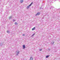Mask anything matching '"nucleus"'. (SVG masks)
<instances>
[{
	"instance_id": "nucleus-1",
	"label": "nucleus",
	"mask_w": 60,
	"mask_h": 60,
	"mask_svg": "<svg viewBox=\"0 0 60 60\" xmlns=\"http://www.w3.org/2000/svg\"><path fill=\"white\" fill-rule=\"evenodd\" d=\"M33 4V2H32L26 8L27 9H29V8H30V6H31V5H32V4Z\"/></svg>"
},
{
	"instance_id": "nucleus-2",
	"label": "nucleus",
	"mask_w": 60,
	"mask_h": 60,
	"mask_svg": "<svg viewBox=\"0 0 60 60\" xmlns=\"http://www.w3.org/2000/svg\"><path fill=\"white\" fill-rule=\"evenodd\" d=\"M40 14V13L38 12L35 15L36 16H37V15H39Z\"/></svg>"
},
{
	"instance_id": "nucleus-3",
	"label": "nucleus",
	"mask_w": 60,
	"mask_h": 60,
	"mask_svg": "<svg viewBox=\"0 0 60 60\" xmlns=\"http://www.w3.org/2000/svg\"><path fill=\"white\" fill-rule=\"evenodd\" d=\"M23 49H25L26 48V46H25V45H23Z\"/></svg>"
},
{
	"instance_id": "nucleus-4",
	"label": "nucleus",
	"mask_w": 60,
	"mask_h": 60,
	"mask_svg": "<svg viewBox=\"0 0 60 60\" xmlns=\"http://www.w3.org/2000/svg\"><path fill=\"white\" fill-rule=\"evenodd\" d=\"M35 29V27H34L32 29V31H33V30H34Z\"/></svg>"
},
{
	"instance_id": "nucleus-5",
	"label": "nucleus",
	"mask_w": 60,
	"mask_h": 60,
	"mask_svg": "<svg viewBox=\"0 0 60 60\" xmlns=\"http://www.w3.org/2000/svg\"><path fill=\"white\" fill-rule=\"evenodd\" d=\"M7 33L9 34V33H10V31H9V30H7Z\"/></svg>"
},
{
	"instance_id": "nucleus-6",
	"label": "nucleus",
	"mask_w": 60,
	"mask_h": 60,
	"mask_svg": "<svg viewBox=\"0 0 60 60\" xmlns=\"http://www.w3.org/2000/svg\"><path fill=\"white\" fill-rule=\"evenodd\" d=\"M33 57H31L30 58V60H33Z\"/></svg>"
},
{
	"instance_id": "nucleus-7",
	"label": "nucleus",
	"mask_w": 60,
	"mask_h": 60,
	"mask_svg": "<svg viewBox=\"0 0 60 60\" xmlns=\"http://www.w3.org/2000/svg\"><path fill=\"white\" fill-rule=\"evenodd\" d=\"M54 42H52L51 43V44H52V45H53Z\"/></svg>"
},
{
	"instance_id": "nucleus-8",
	"label": "nucleus",
	"mask_w": 60,
	"mask_h": 60,
	"mask_svg": "<svg viewBox=\"0 0 60 60\" xmlns=\"http://www.w3.org/2000/svg\"><path fill=\"white\" fill-rule=\"evenodd\" d=\"M23 2V0H21L20 3H22Z\"/></svg>"
},
{
	"instance_id": "nucleus-9",
	"label": "nucleus",
	"mask_w": 60,
	"mask_h": 60,
	"mask_svg": "<svg viewBox=\"0 0 60 60\" xmlns=\"http://www.w3.org/2000/svg\"><path fill=\"white\" fill-rule=\"evenodd\" d=\"M19 52L17 53L16 54V55L18 56L19 55Z\"/></svg>"
},
{
	"instance_id": "nucleus-10",
	"label": "nucleus",
	"mask_w": 60,
	"mask_h": 60,
	"mask_svg": "<svg viewBox=\"0 0 60 60\" xmlns=\"http://www.w3.org/2000/svg\"><path fill=\"white\" fill-rule=\"evenodd\" d=\"M49 56V55H47L46 56V58H48Z\"/></svg>"
},
{
	"instance_id": "nucleus-11",
	"label": "nucleus",
	"mask_w": 60,
	"mask_h": 60,
	"mask_svg": "<svg viewBox=\"0 0 60 60\" xmlns=\"http://www.w3.org/2000/svg\"><path fill=\"white\" fill-rule=\"evenodd\" d=\"M15 25H18V23H17V22H15Z\"/></svg>"
},
{
	"instance_id": "nucleus-12",
	"label": "nucleus",
	"mask_w": 60,
	"mask_h": 60,
	"mask_svg": "<svg viewBox=\"0 0 60 60\" xmlns=\"http://www.w3.org/2000/svg\"><path fill=\"white\" fill-rule=\"evenodd\" d=\"M19 51H16V52H15V53H18V52H19Z\"/></svg>"
},
{
	"instance_id": "nucleus-13",
	"label": "nucleus",
	"mask_w": 60,
	"mask_h": 60,
	"mask_svg": "<svg viewBox=\"0 0 60 60\" xmlns=\"http://www.w3.org/2000/svg\"><path fill=\"white\" fill-rule=\"evenodd\" d=\"M0 46H2L3 45V43H0Z\"/></svg>"
},
{
	"instance_id": "nucleus-14",
	"label": "nucleus",
	"mask_w": 60,
	"mask_h": 60,
	"mask_svg": "<svg viewBox=\"0 0 60 60\" xmlns=\"http://www.w3.org/2000/svg\"><path fill=\"white\" fill-rule=\"evenodd\" d=\"M35 34L34 33L33 34V35H32V37H33V36H34Z\"/></svg>"
},
{
	"instance_id": "nucleus-15",
	"label": "nucleus",
	"mask_w": 60,
	"mask_h": 60,
	"mask_svg": "<svg viewBox=\"0 0 60 60\" xmlns=\"http://www.w3.org/2000/svg\"><path fill=\"white\" fill-rule=\"evenodd\" d=\"M11 18H12V17L11 16H10L9 18V19H11Z\"/></svg>"
},
{
	"instance_id": "nucleus-16",
	"label": "nucleus",
	"mask_w": 60,
	"mask_h": 60,
	"mask_svg": "<svg viewBox=\"0 0 60 60\" xmlns=\"http://www.w3.org/2000/svg\"><path fill=\"white\" fill-rule=\"evenodd\" d=\"M50 9H53V7H51H51H50Z\"/></svg>"
},
{
	"instance_id": "nucleus-17",
	"label": "nucleus",
	"mask_w": 60,
	"mask_h": 60,
	"mask_svg": "<svg viewBox=\"0 0 60 60\" xmlns=\"http://www.w3.org/2000/svg\"><path fill=\"white\" fill-rule=\"evenodd\" d=\"M48 50H49V51H50V49H48Z\"/></svg>"
},
{
	"instance_id": "nucleus-18",
	"label": "nucleus",
	"mask_w": 60,
	"mask_h": 60,
	"mask_svg": "<svg viewBox=\"0 0 60 60\" xmlns=\"http://www.w3.org/2000/svg\"><path fill=\"white\" fill-rule=\"evenodd\" d=\"M22 36H24L25 35L24 34H23L22 35Z\"/></svg>"
},
{
	"instance_id": "nucleus-19",
	"label": "nucleus",
	"mask_w": 60,
	"mask_h": 60,
	"mask_svg": "<svg viewBox=\"0 0 60 60\" xmlns=\"http://www.w3.org/2000/svg\"><path fill=\"white\" fill-rule=\"evenodd\" d=\"M40 9H43V8H42L41 7H40Z\"/></svg>"
},
{
	"instance_id": "nucleus-20",
	"label": "nucleus",
	"mask_w": 60,
	"mask_h": 60,
	"mask_svg": "<svg viewBox=\"0 0 60 60\" xmlns=\"http://www.w3.org/2000/svg\"><path fill=\"white\" fill-rule=\"evenodd\" d=\"M39 50L40 51H41V50H42V49H40Z\"/></svg>"
},
{
	"instance_id": "nucleus-21",
	"label": "nucleus",
	"mask_w": 60,
	"mask_h": 60,
	"mask_svg": "<svg viewBox=\"0 0 60 60\" xmlns=\"http://www.w3.org/2000/svg\"><path fill=\"white\" fill-rule=\"evenodd\" d=\"M13 21H15V20H13Z\"/></svg>"
}]
</instances>
